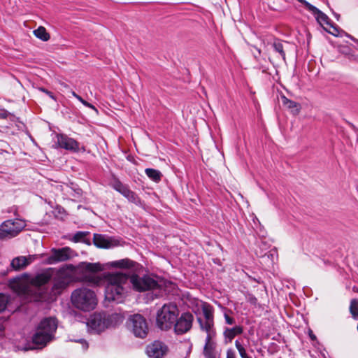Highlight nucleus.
Returning <instances> with one entry per match:
<instances>
[{
  "instance_id": "obj_25",
  "label": "nucleus",
  "mask_w": 358,
  "mask_h": 358,
  "mask_svg": "<svg viewBox=\"0 0 358 358\" xmlns=\"http://www.w3.org/2000/svg\"><path fill=\"white\" fill-rule=\"evenodd\" d=\"M202 312L204 317V318H202L203 320L214 321L213 309L211 306L208 303H203L202 305Z\"/></svg>"
},
{
  "instance_id": "obj_7",
  "label": "nucleus",
  "mask_w": 358,
  "mask_h": 358,
  "mask_svg": "<svg viewBox=\"0 0 358 358\" xmlns=\"http://www.w3.org/2000/svg\"><path fill=\"white\" fill-rule=\"evenodd\" d=\"M75 265L71 264H65L57 271L54 279L52 289L59 292L65 289L70 283L76 282Z\"/></svg>"
},
{
  "instance_id": "obj_8",
  "label": "nucleus",
  "mask_w": 358,
  "mask_h": 358,
  "mask_svg": "<svg viewBox=\"0 0 358 358\" xmlns=\"http://www.w3.org/2000/svg\"><path fill=\"white\" fill-rule=\"evenodd\" d=\"M128 328L136 337L144 338L148 333V324L146 319L141 314H134L127 320Z\"/></svg>"
},
{
  "instance_id": "obj_9",
  "label": "nucleus",
  "mask_w": 358,
  "mask_h": 358,
  "mask_svg": "<svg viewBox=\"0 0 358 358\" xmlns=\"http://www.w3.org/2000/svg\"><path fill=\"white\" fill-rule=\"evenodd\" d=\"M25 227V222L21 219L6 220L0 225V239L15 237Z\"/></svg>"
},
{
  "instance_id": "obj_22",
  "label": "nucleus",
  "mask_w": 358,
  "mask_h": 358,
  "mask_svg": "<svg viewBox=\"0 0 358 358\" xmlns=\"http://www.w3.org/2000/svg\"><path fill=\"white\" fill-rule=\"evenodd\" d=\"M108 264L114 268H129L134 267L136 264L129 259H122L120 260L111 262Z\"/></svg>"
},
{
  "instance_id": "obj_5",
  "label": "nucleus",
  "mask_w": 358,
  "mask_h": 358,
  "mask_svg": "<svg viewBox=\"0 0 358 358\" xmlns=\"http://www.w3.org/2000/svg\"><path fill=\"white\" fill-rule=\"evenodd\" d=\"M57 328V321L55 317L43 319L33 335V343L38 346H45L54 338Z\"/></svg>"
},
{
  "instance_id": "obj_14",
  "label": "nucleus",
  "mask_w": 358,
  "mask_h": 358,
  "mask_svg": "<svg viewBox=\"0 0 358 358\" xmlns=\"http://www.w3.org/2000/svg\"><path fill=\"white\" fill-rule=\"evenodd\" d=\"M297 1L299 2H300L301 3H302L306 7V8L307 10H308L310 12H311L314 15L316 20L320 25L323 26L324 24H326V25L330 24V22H329L330 20H329V17L325 13L322 12L320 10H319L317 8H316L313 5L310 4L306 0H297Z\"/></svg>"
},
{
  "instance_id": "obj_20",
  "label": "nucleus",
  "mask_w": 358,
  "mask_h": 358,
  "mask_svg": "<svg viewBox=\"0 0 358 358\" xmlns=\"http://www.w3.org/2000/svg\"><path fill=\"white\" fill-rule=\"evenodd\" d=\"M243 331V327L241 326H235L232 328H225L223 332L224 343L226 344L231 343L236 336L241 334Z\"/></svg>"
},
{
  "instance_id": "obj_16",
  "label": "nucleus",
  "mask_w": 358,
  "mask_h": 358,
  "mask_svg": "<svg viewBox=\"0 0 358 358\" xmlns=\"http://www.w3.org/2000/svg\"><path fill=\"white\" fill-rule=\"evenodd\" d=\"M37 259L36 255L20 256L14 258L11 262V266L15 270L24 268L29 264Z\"/></svg>"
},
{
  "instance_id": "obj_1",
  "label": "nucleus",
  "mask_w": 358,
  "mask_h": 358,
  "mask_svg": "<svg viewBox=\"0 0 358 358\" xmlns=\"http://www.w3.org/2000/svg\"><path fill=\"white\" fill-rule=\"evenodd\" d=\"M129 282L137 292L152 290L155 292V296L161 294V285L150 276H129L120 272L108 273L105 277V299L108 301L122 302L127 292Z\"/></svg>"
},
{
  "instance_id": "obj_2",
  "label": "nucleus",
  "mask_w": 358,
  "mask_h": 358,
  "mask_svg": "<svg viewBox=\"0 0 358 358\" xmlns=\"http://www.w3.org/2000/svg\"><path fill=\"white\" fill-rule=\"evenodd\" d=\"M55 268H48L43 272L38 273L31 280L30 285L22 282L11 284L12 288L19 295L24 296L34 301H43L47 299V289L45 285L50 280Z\"/></svg>"
},
{
  "instance_id": "obj_37",
  "label": "nucleus",
  "mask_w": 358,
  "mask_h": 358,
  "mask_svg": "<svg viewBox=\"0 0 358 358\" xmlns=\"http://www.w3.org/2000/svg\"><path fill=\"white\" fill-rule=\"evenodd\" d=\"M227 358H236L235 352L229 349L227 351Z\"/></svg>"
},
{
  "instance_id": "obj_15",
  "label": "nucleus",
  "mask_w": 358,
  "mask_h": 358,
  "mask_svg": "<svg viewBox=\"0 0 358 358\" xmlns=\"http://www.w3.org/2000/svg\"><path fill=\"white\" fill-rule=\"evenodd\" d=\"M57 138L60 148L75 152L80 151L79 143L75 139L63 134L58 135Z\"/></svg>"
},
{
  "instance_id": "obj_10",
  "label": "nucleus",
  "mask_w": 358,
  "mask_h": 358,
  "mask_svg": "<svg viewBox=\"0 0 358 358\" xmlns=\"http://www.w3.org/2000/svg\"><path fill=\"white\" fill-rule=\"evenodd\" d=\"M113 317L112 315L95 313L89 319L87 326L95 332L99 333L112 325Z\"/></svg>"
},
{
  "instance_id": "obj_21",
  "label": "nucleus",
  "mask_w": 358,
  "mask_h": 358,
  "mask_svg": "<svg viewBox=\"0 0 358 358\" xmlns=\"http://www.w3.org/2000/svg\"><path fill=\"white\" fill-rule=\"evenodd\" d=\"M281 99L283 106L289 109L294 115L299 114L301 109L299 103L287 99L285 96H282Z\"/></svg>"
},
{
  "instance_id": "obj_41",
  "label": "nucleus",
  "mask_w": 358,
  "mask_h": 358,
  "mask_svg": "<svg viewBox=\"0 0 358 358\" xmlns=\"http://www.w3.org/2000/svg\"><path fill=\"white\" fill-rule=\"evenodd\" d=\"M357 331H358V324H357Z\"/></svg>"
},
{
  "instance_id": "obj_30",
  "label": "nucleus",
  "mask_w": 358,
  "mask_h": 358,
  "mask_svg": "<svg viewBox=\"0 0 358 358\" xmlns=\"http://www.w3.org/2000/svg\"><path fill=\"white\" fill-rule=\"evenodd\" d=\"M8 118L10 121L15 122L17 118L5 109H0V119Z\"/></svg>"
},
{
  "instance_id": "obj_18",
  "label": "nucleus",
  "mask_w": 358,
  "mask_h": 358,
  "mask_svg": "<svg viewBox=\"0 0 358 358\" xmlns=\"http://www.w3.org/2000/svg\"><path fill=\"white\" fill-rule=\"evenodd\" d=\"M94 244L98 248H110L115 245L113 240L102 234H94Z\"/></svg>"
},
{
  "instance_id": "obj_26",
  "label": "nucleus",
  "mask_w": 358,
  "mask_h": 358,
  "mask_svg": "<svg viewBox=\"0 0 358 358\" xmlns=\"http://www.w3.org/2000/svg\"><path fill=\"white\" fill-rule=\"evenodd\" d=\"M34 36L43 41H48L50 39V34L43 27H39L34 31Z\"/></svg>"
},
{
  "instance_id": "obj_4",
  "label": "nucleus",
  "mask_w": 358,
  "mask_h": 358,
  "mask_svg": "<svg viewBox=\"0 0 358 358\" xmlns=\"http://www.w3.org/2000/svg\"><path fill=\"white\" fill-rule=\"evenodd\" d=\"M73 306L84 312L94 310L98 303L95 292L85 287H81L73 291L71 296Z\"/></svg>"
},
{
  "instance_id": "obj_27",
  "label": "nucleus",
  "mask_w": 358,
  "mask_h": 358,
  "mask_svg": "<svg viewBox=\"0 0 358 358\" xmlns=\"http://www.w3.org/2000/svg\"><path fill=\"white\" fill-rule=\"evenodd\" d=\"M273 47L275 52H278L282 59L285 61V52L284 51L283 44L280 40H275L273 43Z\"/></svg>"
},
{
  "instance_id": "obj_17",
  "label": "nucleus",
  "mask_w": 358,
  "mask_h": 358,
  "mask_svg": "<svg viewBox=\"0 0 358 358\" xmlns=\"http://www.w3.org/2000/svg\"><path fill=\"white\" fill-rule=\"evenodd\" d=\"M215 337H206L203 348V355L206 358H216V343L214 341Z\"/></svg>"
},
{
  "instance_id": "obj_40",
  "label": "nucleus",
  "mask_w": 358,
  "mask_h": 358,
  "mask_svg": "<svg viewBox=\"0 0 358 358\" xmlns=\"http://www.w3.org/2000/svg\"><path fill=\"white\" fill-rule=\"evenodd\" d=\"M85 348H87V343H85Z\"/></svg>"
},
{
  "instance_id": "obj_6",
  "label": "nucleus",
  "mask_w": 358,
  "mask_h": 358,
  "mask_svg": "<svg viewBox=\"0 0 358 358\" xmlns=\"http://www.w3.org/2000/svg\"><path fill=\"white\" fill-rule=\"evenodd\" d=\"M178 315L179 310L175 303H165L157 312V327L163 331H168L171 329Z\"/></svg>"
},
{
  "instance_id": "obj_38",
  "label": "nucleus",
  "mask_w": 358,
  "mask_h": 358,
  "mask_svg": "<svg viewBox=\"0 0 358 358\" xmlns=\"http://www.w3.org/2000/svg\"><path fill=\"white\" fill-rule=\"evenodd\" d=\"M10 212H13L15 215H17V208L15 206L12 207Z\"/></svg>"
},
{
  "instance_id": "obj_29",
  "label": "nucleus",
  "mask_w": 358,
  "mask_h": 358,
  "mask_svg": "<svg viewBox=\"0 0 358 358\" xmlns=\"http://www.w3.org/2000/svg\"><path fill=\"white\" fill-rule=\"evenodd\" d=\"M235 346L238 350L241 358H252L251 357L248 355L244 346L239 342L238 340H236L235 341Z\"/></svg>"
},
{
  "instance_id": "obj_24",
  "label": "nucleus",
  "mask_w": 358,
  "mask_h": 358,
  "mask_svg": "<svg viewBox=\"0 0 358 358\" xmlns=\"http://www.w3.org/2000/svg\"><path fill=\"white\" fill-rule=\"evenodd\" d=\"M145 173L149 178L156 182H159L162 177V173L154 169L148 168L145 170Z\"/></svg>"
},
{
  "instance_id": "obj_36",
  "label": "nucleus",
  "mask_w": 358,
  "mask_h": 358,
  "mask_svg": "<svg viewBox=\"0 0 358 358\" xmlns=\"http://www.w3.org/2000/svg\"><path fill=\"white\" fill-rule=\"evenodd\" d=\"M40 90L43 92H45L46 94H48L53 100H55V96L53 95V94L51 92H50L48 90H45L44 88H40Z\"/></svg>"
},
{
  "instance_id": "obj_23",
  "label": "nucleus",
  "mask_w": 358,
  "mask_h": 358,
  "mask_svg": "<svg viewBox=\"0 0 358 358\" xmlns=\"http://www.w3.org/2000/svg\"><path fill=\"white\" fill-rule=\"evenodd\" d=\"M125 198H127L129 201L134 203L136 205L141 204V199L138 196V195L131 191L127 186L122 191V194Z\"/></svg>"
},
{
  "instance_id": "obj_12",
  "label": "nucleus",
  "mask_w": 358,
  "mask_h": 358,
  "mask_svg": "<svg viewBox=\"0 0 358 358\" xmlns=\"http://www.w3.org/2000/svg\"><path fill=\"white\" fill-rule=\"evenodd\" d=\"M194 316L189 312L182 313L180 317H177L173 324L174 333L177 335H182L190 331L192 327Z\"/></svg>"
},
{
  "instance_id": "obj_19",
  "label": "nucleus",
  "mask_w": 358,
  "mask_h": 358,
  "mask_svg": "<svg viewBox=\"0 0 358 358\" xmlns=\"http://www.w3.org/2000/svg\"><path fill=\"white\" fill-rule=\"evenodd\" d=\"M201 331L206 334V337H215L216 331L214 327V321L203 320L201 317L197 318Z\"/></svg>"
},
{
  "instance_id": "obj_11",
  "label": "nucleus",
  "mask_w": 358,
  "mask_h": 358,
  "mask_svg": "<svg viewBox=\"0 0 358 358\" xmlns=\"http://www.w3.org/2000/svg\"><path fill=\"white\" fill-rule=\"evenodd\" d=\"M74 255L73 250L69 247L59 249L52 248L50 255L45 260V263L47 264H55L59 262H66L73 258Z\"/></svg>"
},
{
  "instance_id": "obj_35",
  "label": "nucleus",
  "mask_w": 358,
  "mask_h": 358,
  "mask_svg": "<svg viewBox=\"0 0 358 358\" xmlns=\"http://www.w3.org/2000/svg\"><path fill=\"white\" fill-rule=\"evenodd\" d=\"M224 315L225 322L227 324L232 325L235 323V320L233 317L229 316V315L227 313H224Z\"/></svg>"
},
{
  "instance_id": "obj_39",
  "label": "nucleus",
  "mask_w": 358,
  "mask_h": 358,
  "mask_svg": "<svg viewBox=\"0 0 358 358\" xmlns=\"http://www.w3.org/2000/svg\"><path fill=\"white\" fill-rule=\"evenodd\" d=\"M310 338H311L313 340H314V339H315V338H316V337H315V336H314V335H310Z\"/></svg>"
},
{
  "instance_id": "obj_33",
  "label": "nucleus",
  "mask_w": 358,
  "mask_h": 358,
  "mask_svg": "<svg viewBox=\"0 0 358 358\" xmlns=\"http://www.w3.org/2000/svg\"><path fill=\"white\" fill-rule=\"evenodd\" d=\"M126 187V185H123L119 180L115 181L113 185V187L120 194H122V191Z\"/></svg>"
},
{
  "instance_id": "obj_31",
  "label": "nucleus",
  "mask_w": 358,
  "mask_h": 358,
  "mask_svg": "<svg viewBox=\"0 0 358 358\" xmlns=\"http://www.w3.org/2000/svg\"><path fill=\"white\" fill-rule=\"evenodd\" d=\"M8 303V296L4 294L0 293V313L3 311Z\"/></svg>"
},
{
  "instance_id": "obj_34",
  "label": "nucleus",
  "mask_w": 358,
  "mask_h": 358,
  "mask_svg": "<svg viewBox=\"0 0 358 358\" xmlns=\"http://www.w3.org/2000/svg\"><path fill=\"white\" fill-rule=\"evenodd\" d=\"M86 236V233L83 231H78L73 236V240L75 242L81 241Z\"/></svg>"
},
{
  "instance_id": "obj_32",
  "label": "nucleus",
  "mask_w": 358,
  "mask_h": 358,
  "mask_svg": "<svg viewBox=\"0 0 358 358\" xmlns=\"http://www.w3.org/2000/svg\"><path fill=\"white\" fill-rule=\"evenodd\" d=\"M71 94L74 97H76L78 101H80L84 106H85L90 108H92V109L94 110L95 111H97L96 108L93 105H92L91 103H90L87 101H86L85 100H84L80 96L78 95L75 92L72 91Z\"/></svg>"
},
{
  "instance_id": "obj_13",
  "label": "nucleus",
  "mask_w": 358,
  "mask_h": 358,
  "mask_svg": "<svg viewBox=\"0 0 358 358\" xmlns=\"http://www.w3.org/2000/svg\"><path fill=\"white\" fill-rule=\"evenodd\" d=\"M168 348L162 342L156 341L146 348V353L149 358H162L167 352Z\"/></svg>"
},
{
  "instance_id": "obj_28",
  "label": "nucleus",
  "mask_w": 358,
  "mask_h": 358,
  "mask_svg": "<svg viewBox=\"0 0 358 358\" xmlns=\"http://www.w3.org/2000/svg\"><path fill=\"white\" fill-rule=\"evenodd\" d=\"M350 312L352 317L357 320H358V299H353L350 301Z\"/></svg>"
},
{
  "instance_id": "obj_3",
  "label": "nucleus",
  "mask_w": 358,
  "mask_h": 358,
  "mask_svg": "<svg viewBox=\"0 0 358 358\" xmlns=\"http://www.w3.org/2000/svg\"><path fill=\"white\" fill-rule=\"evenodd\" d=\"M103 270L99 263L83 262L75 266L76 282H85L90 286L97 287L102 283L105 285V274L103 277L96 274Z\"/></svg>"
}]
</instances>
